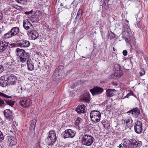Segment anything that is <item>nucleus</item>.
Masks as SVG:
<instances>
[{
	"label": "nucleus",
	"mask_w": 148,
	"mask_h": 148,
	"mask_svg": "<svg viewBox=\"0 0 148 148\" xmlns=\"http://www.w3.org/2000/svg\"><path fill=\"white\" fill-rule=\"evenodd\" d=\"M123 37L124 38L125 41L127 43V45L132 47V43H133L134 45H135L136 43L135 39L131 33L130 29H127V31H124L123 33Z\"/></svg>",
	"instance_id": "1"
},
{
	"label": "nucleus",
	"mask_w": 148,
	"mask_h": 148,
	"mask_svg": "<svg viewBox=\"0 0 148 148\" xmlns=\"http://www.w3.org/2000/svg\"><path fill=\"white\" fill-rule=\"evenodd\" d=\"M93 137L89 134H84L82 136L81 142L83 145L87 146H91L93 143Z\"/></svg>",
	"instance_id": "2"
},
{
	"label": "nucleus",
	"mask_w": 148,
	"mask_h": 148,
	"mask_svg": "<svg viewBox=\"0 0 148 148\" xmlns=\"http://www.w3.org/2000/svg\"><path fill=\"white\" fill-rule=\"evenodd\" d=\"M19 32L20 28L18 27H14L10 31L5 34L3 37L5 39L9 38L17 35Z\"/></svg>",
	"instance_id": "3"
},
{
	"label": "nucleus",
	"mask_w": 148,
	"mask_h": 148,
	"mask_svg": "<svg viewBox=\"0 0 148 148\" xmlns=\"http://www.w3.org/2000/svg\"><path fill=\"white\" fill-rule=\"evenodd\" d=\"M16 50L17 55L19 56V59L21 62H26L27 59H28L29 55L24 50L18 48L16 49Z\"/></svg>",
	"instance_id": "4"
},
{
	"label": "nucleus",
	"mask_w": 148,
	"mask_h": 148,
	"mask_svg": "<svg viewBox=\"0 0 148 148\" xmlns=\"http://www.w3.org/2000/svg\"><path fill=\"white\" fill-rule=\"evenodd\" d=\"M90 117L91 120L93 122L97 123L100 120L101 114L100 112L97 110H93L90 113Z\"/></svg>",
	"instance_id": "5"
},
{
	"label": "nucleus",
	"mask_w": 148,
	"mask_h": 148,
	"mask_svg": "<svg viewBox=\"0 0 148 148\" xmlns=\"http://www.w3.org/2000/svg\"><path fill=\"white\" fill-rule=\"evenodd\" d=\"M128 144V148H139L142 143L141 141L134 139L130 140Z\"/></svg>",
	"instance_id": "6"
},
{
	"label": "nucleus",
	"mask_w": 148,
	"mask_h": 148,
	"mask_svg": "<svg viewBox=\"0 0 148 148\" xmlns=\"http://www.w3.org/2000/svg\"><path fill=\"white\" fill-rule=\"evenodd\" d=\"M75 131L71 129L66 130L63 132L62 135L63 136L64 138L73 137L76 134Z\"/></svg>",
	"instance_id": "7"
},
{
	"label": "nucleus",
	"mask_w": 148,
	"mask_h": 148,
	"mask_svg": "<svg viewBox=\"0 0 148 148\" xmlns=\"http://www.w3.org/2000/svg\"><path fill=\"white\" fill-rule=\"evenodd\" d=\"M30 100L28 97H22L19 102L20 105L23 107L26 108L30 105Z\"/></svg>",
	"instance_id": "8"
},
{
	"label": "nucleus",
	"mask_w": 148,
	"mask_h": 148,
	"mask_svg": "<svg viewBox=\"0 0 148 148\" xmlns=\"http://www.w3.org/2000/svg\"><path fill=\"white\" fill-rule=\"evenodd\" d=\"M134 130L137 133L140 134L142 131L143 128L142 123L140 121H138L135 123Z\"/></svg>",
	"instance_id": "9"
},
{
	"label": "nucleus",
	"mask_w": 148,
	"mask_h": 148,
	"mask_svg": "<svg viewBox=\"0 0 148 148\" xmlns=\"http://www.w3.org/2000/svg\"><path fill=\"white\" fill-rule=\"evenodd\" d=\"M103 88L97 87H95L90 90V91L93 95L100 94L103 92Z\"/></svg>",
	"instance_id": "10"
},
{
	"label": "nucleus",
	"mask_w": 148,
	"mask_h": 148,
	"mask_svg": "<svg viewBox=\"0 0 148 148\" xmlns=\"http://www.w3.org/2000/svg\"><path fill=\"white\" fill-rule=\"evenodd\" d=\"M4 114L7 119L12 120L14 118L13 113L10 109L5 110L4 111Z\"/></svg>",
	"instance_id": "11"
},
{
	"label": "nucleus",
	"mask_w": 148,
	"mask_h": 148,
	"mask_svg": "<svg viewBox=\"0 0 148 148\" xmlns=\"http://www.w3.org/2000/svg\"><path fill=\"white\" fill-rule=\"evenodd\" d=\"M17 45L22 47H27L30 45L29 42L26 40H21L17 42Z\"/></svg>",
	"instance_id": "12"
},
{
	"label": "nucleus",
	"mask_w": 148,
	"mask_h": 148,
	"mask_svg": "<svg viewBox=\"0 0 148 148\" xmlns=\"http://www.w3.org/2000/svg\"><path fill=\"white\" fill-rule=\"evenodd\" d=\"M27 34L29 36H31V38L33 40H35L38 37V33L35 30H29L27 32Z\"/></svg>",
	"instance_id": "13"
},
{
	"label": "nucleus",
	"mask_w": 148,
	"mask_h": 148,
	"mask_svg": "<svg viewBox=\"0 0 148 148\" xmlns=\"http://www.w3.org/2000/svg\"><path fill=\"white\" fill-rule=\"evenodd\" d=\"M128 113H130L135 118L138 117L140 114V110L137 108L132 109L130 111L127 112Z\"/></svg>",
	"instance_id": "14"
},
{
	"label": "nucleus",
	"mask_w": 148,
	"mask_h": 148,
	"mask_svg": "<svg viewBox=\"0 0 148 148\" xmlns=\"http://www.w3.org/2000/svg\"><path fill=\"white\" fill-rule=\"evenodd\" d=\"M48 137L51 140V145H53L56 139V134L55 132L53 130L50 131Z\"/></svg>",
	"instance_id": "15"
},
{
	"label": "nucleus",
	"mask_w": 148,
	"mask_h": 148,
	"mask_svg": "<svg viewBox=\"0 0 148 148\" xmlns=\"http://www.w3.org/2000/svg\"><path fill=\"white\" fill-rule=\"evenodd\" d=\"M8 143L10 146H13L15 148H18L17 146L15 145L17 143V140L16 138L13 136H11L8 138Z\"/></svg>",
	"instance_id": "16"
},
{
	"label": "nucleus",
	"mask_w": 148,
	"mask_h": 148,
	"mask_svg": "<svg viewBox=\"0 0 148 148\" xmlns=\"http://www.w3.org/2000/svg\"><path fill=\"white\" fill-rule=\"evenodd\" d=\"M89 93L88 92L86 91H84V94L81 99V101L82 102L84 101L86 102H88L89 101L90 99Z\"/></svg>",
	"instance_id": "17"
},
{
	"label": "nucleus",
	"mask_w": 148,
	"mask_h": 148,
	"mask_svg": "<svg viewBox=\"0 0 148 148\" xmlns=\"http://www.w3.org/2000/svg\"><path fill=\"white\" fill-rule=\"evenodd\" d=\"M8 43L5 40L0 41V52H3L7 48Z\"/></svg>",
	"instance_id": "18"
},
{
	"label": "nucleus",
	"mask_w": 148,
	"mask_h": 148,
	"mask_svg": "<svg viewBox=\"0 0 148 148\" xmlns=\"http://www.w3.org/2000/svg\"><path fill=\"white\" fill-rule=\"evenodd\" d=\"M8 82L7 78L5 76H3L0 78V85L2 87L7 86Z\"/></svg>",
	"instance_id": "19"
},
{
	"label": "nucleus",
	"mask_w": 148,
	"mask_h": 148,
	"mask_svg": "<svg viewBox=\"0 0 148 148\" xmlns=\"http://www.w3.org/2000/svg\"><path fill=\"white\" fill-rule=\"evenodd\" d=\"M27 69L28 70L32 71L34 70V63L31 59L27 60Z\"/></svg>",
	"instance_id": "20"
},
{
	"label": "nucleus",
	"mask_w": 148,
	"mask_h": 148,
	"mask_svg": "<svg viewBox=\"0 0 148 148\" xmlns=\"http://www.w3.org/2000/svg\"><path fill=\"white\" fill-rule=\"evenodd\" d=\"M133 122L131 117H129L125 119L124 121V124H125L127 128L130 127L132 126V123Z\"/></svg>",
	"instance_id": "21"
},
{
	"label": "nucleus",
	"mask_w": 148,
	"mask_h": 148,
	"mask_svg": "<svg viewBox=\"0 0 148 148\" xmlns=\"http://www.w3.org/2000/svg\"><path fill=\"white\" fill-rule=\"evenodd\" d=\"M30 20L34 22H37L39 20V16L36 13L32 15L30 17Z\"/></svg>",
	"instance_id": "22"
},
{
	"label": "nucleus",
	"mask_w": 148,
	"mask_h": 148,
	"mask_svg": "<svg viewBox=\"0 0 148 148\" xmlns=\"http://www.w3.org/2000/svg\"><path fill=\"white\" fill-rule=\"evenodd\" d=\"M122 73V71H115L114 74L111 75V77L114 78H119L121 76Z\"/></svg>",
	"instance_id": "23"
},
{
	"label": "nucleus",
	"mask_w": 148,
	"mask_h": 148,
	"mask_svg": "<svg viewBox=\"0 0 148 148\" xmlns=\"http://www.w3.org/2000/svg\"><path fill=\"white\" fill-rule=\"evenodd\" d=\"M83 14L82 11L81 10H79L77 12L76 17L75 20V22L78 21L80 19Z\"/></svg>",
	"instance_id": "24"
},
{
	"label": "nucleus",
	"mask_w": 148,
	"mask_h": 148,
	"mask_svg": "<svg viewBox=\"0 0 148 148\" xmlns=\"http://www.w3.org/2000/svg\"><path fill=\"white\" fill-rule=\"evenodd\" d=\"M85 106L84 105H82L79 106L76 109V111L78 113H85Z\"/></svg>",
	"instance_id": "25"
},
{
	"label": "nucleus",
	"mask_w": 148,
	"mask_h": 148,
	"mask_svg": "<svg viewBox=\"0 0 148 148\" xmlns=\"http://www.w3.org/2000/svg\"><path fill=\"white\" fill-rule=\"evenodd\" d=\"M60 78L58 71L56 70L52 76V79L54 81H56L59 79Z\"/></svg>",
	"instance_id": "26"
},
{
	"label": "nucleus",
	"mask_w": 148,
	"mask_h": 148,
	"mask_svg": "<svg viewBox=\"0 0 148 148\" xmlns=\"http://www.w3.org/2000/svg\"><path fill=\"white\" fill-rule=\"evenodd\" d=\"M82 118L80 117H77L75 122V125L76 127H79V125L82 123Z\"/></svg>",
	"instance_id": "27"
},
{
	"label": "nucleus",
	"mask_w": 148,
	"mask_h": 148,
	"mask_svg": "<svg viewBox=\"0 0 148 148\" xmlns=\"http://www.w3.org/2000/svg\"><path fill=\"white\" fill-rule=\"evenodd\" d=\"M7 81L8 82L10 81H16V77L14 75L11 74L7 78Z\"/></svg>",
	"instance_id": "28"
},
{
	"label": "nucleus",
	"mask_w": 148,
	"mask_h": 148,
	"mask_svg": "<svg viewBox=\"0 0 148 148\" xmlns=\"http://www.w3.org/2000/svg\"><path fill=\"white\" fill-rule=\"evenodd\" d=\"M114 90L112 89H108L106 90V95L108 97H111L114 95Z\"/></svg>",
	"instance_id": "29"
},
{
	"label": "nucleus",
	"mask_w": 148,
	"mask_h": 148,
	"mask_svg": "<svg viewBox=\"0 0 148 148\" xmlns=\"http://www.w3.org/2000/svg\"><path fill=\"white\" fill-rule=\"evenodd\" d=\"M108 2V0H104L103 1V3L102 5L106 9H108L109 8Z\"/></svg>",
	"instance_id": "30"
},
{
	"label": "nucleus",
	"mask_w": 148,
	"mask_h": 148,
	"mask_svg": "<svg viewBox=\"0 0 148 148\" xmlns=\"http://www.w3.org/2000/svg\"><path fill=\"white\" fill-rule=\"evenodd\" d=\"M18 3L22 5H25L27 3V0H15Z\"/></svg>",
	"instance_id": "31"
},
{
	"label": "nucleus",
	"mask_w": 148,
	"mask_h": 148,
	"mask_svg": "<svg viewBox=\"0 0 148 148\" xmlns=\"http://www.w3.org/2000/svg\"><path fill=\"white\" fill-rule=\"evenodd\" d=\"M17 92L18 93V95H21L22 92L23 88L21 86H18V88L16 90Z\"/></svg>",
	"instance_id": "32"
},
{
	"label": "nucleus",
	"mask_w": 148,
	"mask_h": 148,
	"mask_svg": "<svg viewBox=\"0 0 148 148\" xmlns=\"http://www.w3.org/2000/svg\"><path fill=\"white\" fill-rule=\"evenodd\" d=\"M114 68L116 71H122L121 68V66L119 64H115L114 66Z\"/></svg>",
	"instance_id": "33"
},
{
	"label": "nucleus",
	"mask_w": 148,
	"mask_h": 148,
	"mask_svg": "<svg viewBox=\"0 0 148 148\" xmlns=\"http://www.w3.org/2000/svg\"><path fill=\"white\" fill-rule=\"evenodd\" d=\"M119 148H128V144L126 143H124L123 144H121L119 146Z\"/></svg>",
	"instance_id": "34"
},
{
	"label": "nucleus",
	"mask_w": 148,
	"mask_h": 148,
	"mask_svg": "<svg viewBox=\"0 0 148 148\" xmlns=\"http://www.w3.org/2000/svg\"><path fill=\"white\" fill-rule=\"evenodd\" d=\"M16 81L8 82V84H7V86H8L10 85H15L16 84Z\"/></svg>",
	"instance_id": "35"
},
{
	"label": "nucleus",
	"mask_w": 148,
	"mask_h": 148,
	"mask_svg": "<svg viewBox=\"0 0 148 148\" xmlns=\"http://www.w3.org/2000/svg\"><path fill=\"white\" fill-rule=\"evenodd\" d=\"M4 139V136L3 133L0 131V143Z\"/></svg>",
	"instance_id": "36"
},
{
	"label": "nucleus",
	"mask_w": 148,
	"mask_h": 148,
	"mask_svg": "<svg viewBox=\"0 0 148 148\" xmlns=\"http://www.w3.org/2000/svg\"><path fill=\"white\" fill-rule=\"evenodd\" d=\"M108 36L110 38H113L115 37V35L114 33L110 32Z\"/></svg>",
	"instance_id": "37"
},
{
	"label": "nucleus",
	"mask_w": 148,
	"mask_h": 148,
	"mask_svg": "<svg viewBox=\"0 0 148 148\" xmlns=\"http://www.w3.org/2000/svg\"><path fill=\"white\" fill-rule=\"evenodd\" d=\"M0 96L2 97L5 98H11V97L8 96L6 95L5 94H4L0 92Z\"/></svg>",
	"instance_id": "38"
},
{
	"label": "nucleus",
	"mask_w": 148,
	"mask_h": 148,
	"mask_svg": "<svg viewBox=\"0 0 148 148\" xmlns=\"http://www.w3.org/2000/svg\"><path fill=\"white\" fill-rule=\"evenodd\" d=\"M23 23H25L27 26H28L29 27L32 26V25L31 23L29 22V21L28 20L27 21H24Z\"/></svg>",
	"instance_id": "39"
},
{
	"label": "nucleus",
	"mask_w": 148,
	"mask_h": 148,
	"mask_svg": "<svg viewBox=\"0 0 148 148\" xmlns=\"http://www.w3.org/2000/svg\"><path fill=\"white\" fill-rule=\"evenodd\" d=\"M5 101L8 105H9L11 106H12L14 105L13 103L11 101H9L8 100H5Z\"/></svg>",
	"instance_id": "40"
},
{
	"label": "nucleus",
	"mask_w": 148,
	"mask_h": 148,
	"mask_svg": "<svg viewBox=\"0 0 148 148\" xmlns=\"http://www.w3.org/2000/svg\"><path fill=\"white\" fill-rule=\"evenodd\" d=\"M5 101L8 105H9L11 106H12L14 105L13 103L11 101H9L8 100H5Z\"/></svg>",
	"instance_id": "41"
},
{
	"label": "nucleus",
	"mask_w": 148,
	"mask_h": 148,
	"mask_svg": "<svg viewBox=\"0 0 148 148\" xmlns=\"http://www.w3.org/2000/svg\"><path fill=\"white\" fill-rule=\"evenodd\" d=\"M5 103L0 98V106L3 107L4 106Z\"/></svg>",
	"instance_id": "42"
},
{
	"label": "nucleus",
	"mask_w": 148,
	"mask_h": 148,
	"mask_svg": "<svg viewBox=\"0 0 148 148\" xmlns=\"http://www.w3.org/2000/svg\"><path fill=\"white\" fill-rule=\"evenodd\" d=\"M145 72L143 69H142L139 72V74L140 76H143L145 74Z\"/></svg>",
	"instance_id": "43"
},
{
	"label": "nucleus",
	"mask_w": 148,
	"mask_h": 148,
	"mask_svg": "<svg viewBox=\"0 0 148 148\" xmlns=\"http://www.w3.org/2000/svg\"><path fill=\"white\" fill-rule=\"evenodd\" d=\"M133 92H132V91H130V92L128 93L126 95V96L125 97L126 98H128L129 96L131 95H133Z\"/></svg>",
	"instance_id": "44"
},
{
	"label": "nucleus",
	"mask_w": 148,
	"mask_h": 148,
	"mask_svg": "<svg viewBox=\"0 0 148 148\" xmlns=\"http://www.w3.org/2000/svg\"><path fill=\"white\" fill-rule=\"evenodd\" d=\"M26 25L25 23H23V27L26 30H29L30 29V27Z\"/></svg>",
	"instance_id": "45"
},
{
	"label": "nucleus",
	"mask_w": 148,
	"mask_h": 148,
	"mask_svg": "<svg viewBox=\"0 0 148 148\" xmlns=\"http://www.w3.org/2000/svg\"><path fill=\"white\" fill-rule=\"evenodd\" d=\"M40 142L38 141L37 144H36L35 148H40Z\"/></svg>",
	"instance_id": "46"
},
{
	"label": "nucleus",
	"mask_w": 148,
	"mask_h": 148,
	"mask_svg": "<svg viewBox=\"0 0 148 148\" xmlns=\"http://www.w3.org/2000/svg\"><path fill=\"white\" fill-rule=\"evenodd\" d=\"M3 70L4 69L3 66L1 65H0V74L2 73Z\"/></svg>",
	"instance_id": "47"
},
{
	"label": "nucleus",
	"mask_w": 148,
	"mask_h": 148,
	"mask_svg": "<svg viewBox=\"0 0 148 148\" xmlns=\"http://www.w3.org/2000/svg\"><path fill=\"white\" fill-rule=\"evenodd\" d=\"M32 12H33V11L32 10L30 12H25V14H26L29 15V16H30L31 15H30V14H31V15L32 13Z\"/></svg>",
	"instance_id": "48"
},
{
	"label": "nucleus",
	"mask_w": 148,
	"mask_h": 148,
	"mask_svg": "<svg viewBox=\"0 0 148 148\" xmlns=\"http://www.w3.org/2000/svg\"><path fill=\"white\" fill-rule=\"evenodd\" d=\"M127 51L126 50H124L123 52V54L124 56H126L127 54Z\"/></svg>",
	"instance_id": "49"
},
{
	"label": "nucleus",
	"mask_w": 148,
	"mask_h": 148,
	"mask_svg": "<svg viewBox=\"0 0 148 148\" xmlns=\"http://www.w3.org/2000/svg\"><path fill=\"white\" fill-rule=\"evenodd\" d=\"M3 17V14L1 11L0 10V20H1Z\"/></svg>",
	"instance_id": "50"
},
{
	"label": "nucleus",
	"mask_w": 148,
	"mask_h": 148,
	"mask_svg": "<svg viewBox=\"0 0 148 148\" xmlns=\"http://www.w3.org/2000/svg\"><path fill=\"white\" fill-rule=\"evenodd\" d=\"M3 121L1 118L0 117V123H3Z\"/></svg>",
	"instance_id": "51"
},
{
	"label": "nucleus",
	"mask_w": 148,
	"mask_h": 148,
	"mask_svg": "<svg viewBox=\"0 0 148 148\" xmlns=\"http://www.w3.org/2000/svg\"><path fill=\"white\" fill-rule=\"evenodd\" d=\"M75 1H74L71 3V5L75 4Z\"/></svg>",
	"instance_id": "52"
},
{
	"label": "nucleus",
	"mask_w": 148,
	"mask_h": 148,
	"mask_svg": "<svg viewBox=\"0 0 148 148\" xmlns=\"http://www.w3.org/2000/svg\"><path fill=\"white\" fill-rule=\"evenodd\" d=\"M13 5V7L15 8H16V7L18 6L17 5Z\"/></svg>",
	"instance_id": "53"
},
{
	"label": "nucleus",
	"mask_w": 148,
	"mask_h": 148,
	"mask_svg": "<svg viewBox=\"0 0 148 148\" xmlns=\"http://www.w3.org/2000/svg\"><path fill=\"white\" fill-rule=\"evenodd\" d=\"M14 146H11V147H12V148H15V147H13Z\"/></svg>",
	"instance_id": "54"
},
{
	"label": "nucleus",
	"mask_w": 148,
	"mask_h": 148,
	"mask_svg": "<svg viewBox=\"0 0 148 148\" xmlns=\"http://www.w3.org/2000/svg\"><path fill=\"white\" fill-rule=\"evenodd\" d=\"M113 49L114 51H115V49H114V47L113 48Z\"/></svg>",
	"instance_id": "55"
},
{
	"label": "nucleus",
	"mask_w": 148,
	"mask_h": 148,
	"mask_svg": "<svg viewBox=\"0 0 148 148\" xmlns=\"http://www.w3.org/2000/svg\"><path fill=\"white\" fill-rule=\"evenodd\" d=\"M137 47H138V46H135V48H137Z\"/></svg>",
	"instance_id": "56"
},
{
	"label": "nucleus",
	"mask_w": 148,
	"mask_h": 148,
	"mask_svg": "<svg viewBox=\"0 0 148 148\" xmlns=\"http://www.w3.org/2000/svg\"><path fill=\"white\" fill-rule=\"evenodd\" d=\"M10 132H12V131H11V130H10Z\"/></svg>",
	"instance_id": "57"
},
{
	"label": "nucleus",
	"mask_w": 148,
	"mask_h": 148,
	"mask_svg": "<svg viewBox=\"0 0 148 148\" xmlns=\"http://www.w3.org/2000/svg\"><path fill=\"white\" fill-rule=\"evenodd\" d=\"M8 52H9V50H8Z\"/></svg>",
	"instance_id": "58"
},
{
	"label": "nucleus",
	"mask_w": 148,
	"mask_h": 148,
	"mask_svg": "<svg viewBox=\"0 0 148 148\" xmlns=\"http://www.w3.org/2000/svg\"><path fill=\"white\" fill-rule=\"evenodd\" d=\"M129 1H130L131 0H128Z\"/></svg>",
	"instance_id": "59"
}]
</instances>
